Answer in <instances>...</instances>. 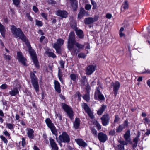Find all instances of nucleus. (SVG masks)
Returning <instances> with one entry per match:
<instances>
[{"instance_id": "obj_1", "label": "nucleus", "mask_w": 150, "mask_h": 150, "mask_svg": "<svg viewBox=\"0 0 150 150\" xmlns=\"http://www.w3.org/2000/svg\"><path fill=\"white\" fill-rule=\"evenodd\" d=\"M11 30L12 34L16 38L18 37L19 39L25 42L29 48V52L32 57L33 63L36 67L38 68L39 67V63L37 59L35 52L33 50L31 49L29 42L23 32L20 28H17L13 25L11 26Z\"/></svg>"}, {"instance_id": "obj_2", "label": "nucleus", "mask_w": 150, "mask_h": 150, "mask_svg": "<svg viewBox=\"0 0 150 150\" xmlns=\"http://www.w3.org/2000/svg\"><path fill=\"white\" fill-rule=\"evenodd\" d=\"M84 46L77 42L75 40V33L71 32L70 33L67 42V48L73 55H76L79 50L83 49Z\"/></svg>"}, {"instance_id": "obj_3", "label": "nucleus", "mask_w": 150, "mask_h": 150, "mask_svg": "<svg viewBox=\"0 0 150 150\" xmlns=\"http://www.w3.org/2000/svg\"><path fill=\"white\" fill-rule=\"evenodd\" d=\"M45 122L48 127L51 129L52 133L57 136V133L56 129L50 119L49 118H47L45 120Z\"/></svg>"}, {"instance_id": "obj_4", "label": "nucleus", "mask_w": 150, "mask_h": 150, "mask_svg": "<svg viewBox=\"0 0 150 150\" xmlns=\"http://www.w3.org/2000/svg\"><path fill=\"white\" fill-rule=\"evenodd\" d=\"M64 43V40L62 39L59 38L57 40L56 43L53 45V47L54 48L57 52L58 54L61 53V47Z\"/></svg>"}, {"instance_id": "obj_5", "label": "nucleus", "mask_w": 150, "mask_h": 150, "mask_svg": "<svg viewBox=\"0 0 150 150\" xmlns=\"http://www.w3.org/2000/svg\"><path fill=\"white\" fill-rule=\"evenodd\" d=\"M59 139L61 142L68 143L70 142V137L65 132H63L59 136Z\"/></svg>"}, {"instance_id": "obj_6", "label": "nucleus", "mask_w": 150, "mask_h": 150, "mask_svg": "<svg viewBox=\"0 0 150 150\" xmlns=\"http://www.w3.org/2000/svg\"><path fill=\"white\" fill-rule=\"evenodd\" d=\"M62 108L66 112L70 118L72 120L73 119V112L71 108L67 105L65 104H62Z\"/></svg>"}, {"instance_id": "obj_7", "label": "nucleus", "mask_w": 150, "mask_h": 150, "mask_svg": "<svg viewBox=\"0 0 150 150\" xmlns=\"http://www.w3.org/2000/svg\"><path fill=\"white\" fill-rule=\"evenodd\" d=\"M82 107L84 109L85 112L88 114L89 117L92 119L94 118L93 114L87 104L86 103H83L82 105Z\"/></svg>"}, {"instance_id": "obj_8", "label": "nucleus", "mask_w": 150, "mask_h": 150, "mask_svg": "<svg viewBox=\"0 0 150 150\" xmlns=\"http://www.w3.org/2000/svg\"><path fill=\"white\" fill-rule=\"evenodd\" d=\"M101 120L103 125L104 126H106L109 123L110 120L109 115L108 114H104L101 118Z\"/></svg>"}, {"instance_id": "obj_9", "label": "nucleus", "mask_w": 150, "mask_h": 150, "mask_svg": "<svg viewBox=\"0 0 150 150\" xmlns=\"http://www.w3.org/2000/svg\"><path fill=\"white\" fill-rule=\"evenodd\" d=\"M111 86L113 87L114 94L116 96L120 86V84L118 81H116L115 83H112L111 84Z\"/></svg>"}, {"instance_id": "obj_10", "label": "nucleus", "mask_w": 150, "mask_h": 150, "mask_svg": "<svg viewBox=\"0 0 150 150\" xmlns=\"http://www.w3.org/2000/svg\"><path fill=\"white\" fill-rule=\"evenodd\" d=\"M98 136L99 141L101 142H105L108 139L107 135L102 132L99 133Z\"/></svg>"}, {"instance_id": "obj_11", "label": "nucleus", "mask_w": 150, "mask_h": 150, "mask_svg": "<svg viewBox=\"0 0 150 150\" xmlns=\"http://www.w3.org/2000/svg\"><path fill=\"white\" fill-rule=\"evenodd\" d=\"M96 67L93 65H89L86 68V74L88 75H91L95 71Z\"/></svg>"}, {"instance_id": "obj_12", "label": "nucleus", "mask_w": 150, "mask_h": 150, "mask_svg": "<svg viewBox=\"0 0 150 150\" xmlns=\"http://www.w3.org/2000/svg\"><path fill=\"white\" fill-rule=\"evenodd\" d=\"M97 97L98 100H103L104 98L103 96L101 93L98 88H97V90L95 92L94 96L95 99H97Z\"/></svg>"}, {"instance_id": "obj_13", "label": "nucleus", "mask_w": 150, "mask_h": 150, "mask_svg": "<svg viewBox=\"0 0 150 150\" xmlns=\"http://www.w3.org/2000/svg\"><path fill=\"white\" fill-rule=\"evenodd\" d=\"M98 19L97 17H95L94 18L92 17L86 18L84 20V23L87 25L90 24L96 21Z\"/></svg>"}, {"instance_id": "obj_14", "label": "nucleus", "mask_w": 150, "mask_h": 150, "mask_svg": "<svg viewBox=\"0 0 150 150\" xmlns=\"http://www.w3.org/2000/svg\"><path fill=\"white\" fill-rule=\"evenodd\" d=\"M56 14L62 18H65L67 17V13L66 11L58 10L56 11Z\"/></svg>"}, {"instance_id": "obj_15", "label": "nucleus", "mask_w": 150, "mask_h": 150, "mask_svg": "<svg viewBox=\"0 0 150 150\" xmlns=\"http://www.w3.org/2000/svg\"><path fill=\"white\" fill-rule=\"evenodd\" d=\"M17 57L20 62L24 65H25V62L26 59L22 56V53L21 52H19L17 53Z\"/></svg>"}, {"instance_id": "obj_16", "label": "nucleus", "mask_w": 150, "mask_h": 150, "mask_svg": "<svg viewBox=\"0 0 150 150\" xmlns=\"http://www.w3.org/2000/svg\"><path fill=\"white\" fill-rule=\"evenodd\" d=\"M70 4L73 10L76 11L78 8V2L76 0H69Z\"/></svg>"}, {"instance_id": "obj_17", "label": "nucleus", "mask_w": 150, "mask_h": 150, "mask_svg": "<svg viewBox=\"0 0 150 150\" xmlns=\"http://www.w3.org/2000/svg\"><path fill=\"white\" fill-rule=\"evenodd\" d=\"M88 14L87 12L83 8H81L80 11L78 15V18L81 19L83 16Z\"/></svg>"}, {"instance_id": "obj_18", "label": "nucleus", "mask_w": 150, "mask_h": 150, "mask_svg": "<svg viewBox=\"0 0 150 150\" xmlns=\"http://www.w3.org/2000/svg\"><path fill=\"white\" fill-rule=\"evenodd\" d=\"M50 141L52 148L54 150H58V148L54 140L52 138H50Z\"/></svg>"}, {"instance_id": "obj_19", "label": "nucleus", "mask_w": 150, "mask_h": 150, "mask_svg": "<svg viewBox=\"0 0 150 150\" xmlns=\"http://www.w3.org/2000/svg\"><path fill=\"white\" fill-rule=\"evenodd\" d=\"M140 136V134L139 132L138 133L137 135L133 139L134 144H132V147L135 148L137 146L138 141L139 140V137Z\"/></svg>"}, {"instance_id": "obj_20", "label": "nucleus", "mask_w": 150, "mask_h": 150, "mask_svg": "<svg viewBox=\"0 0 150 150\" xmlns=\"http://www.w3.org/2000/svg\"><path fill=\"white\" fill-rule=\"evenodd\" d=\"M27 134L28 137L30 139H33L34 137V131L32 129L30 128H27Z\"/></svg>"}, {"instance_id": "obj_21", "label": "nucleus", "mask_w": 150, "mask_h": 150, "mask_svg": "<svg viewBox=\"0 0 150 150\" xmlns=\"http://www.w3.org/2000/svg\"><path fill=\"white\" fill-rule=\"evenodd\" d=\"M75 141L77 144L80 146L85 147L87 146V144L81 139H75Z\"/></svg>"}, {"instance_id": "obj_22", "label": "nucleus", "mask_w": 150, "mask_h": 150, "mask_svg": "<svg viewBox=\"0 0 150 150\" xmlns=\"http://www.w3.org/2000/svg\"><path fill=\"white\" fill-rule=\"evenodd\" d=\"M54 87L55 90L58 93H60L61 92L60 86L59 83L57 81L55 80L54 82Z\"/></svg>"}, {"instance_id": "obj_23", "label": "nucleus", "mask_w": 150, "mask_h": 150, "mask_svg": "<svg viewBox=\"0 0 150 150\" xmlns=\"http://www.w3.org/2000/svg\"><path fill=\"white\" fill-rule=\"evenodd\" d=\"M130 131L129 130H127L124 134V137L126 141L129 142L130 141Z\"/></svg>"}, {"instance_id": "obj_24", "label": "nucleus", "mask_w": 150, "mask_h": 150, "mask_svg": "<svg viewBox=\"0 0 150 150\" xmlns=\"http://www.w3.org/2000/svg\"><path fill=\"white\" fill-rule=\"evenodd\" d=\"M9 94L11 96H13L16 95L19 93V91L17 88H15L13 89H11V91L9 92Z\"/></svg>"}, {"instance_id": "obj_25", "label": "nucleus", "mask_w": 150, "mask_h": 150, "mask_svg": "<svg viewBox=\"0 0 150 150\" xmlns=\"http://www.w3.org/2000/svg\"><path fill=\"white\" fill-rule=\"evenodd\" d=\"M80 121L79 118H76L74 123L73 125L74 128L76 129L79 128L80 125Z\"/></svg>"}, {"instance_id": "obj_26", "label": "nucleus", "mask_w": 150, "mask_h": 150, "mask_svg": "<svg viewBox=\"0 0 150 150\" xmlns=\"http://www.w3.org/2000/svg\"><path fill=\"white\" fill-rule=\"evenodd\" d=\"M76 33L78 37L81 39H82L84 37V35L83 31L81 30H76Z\"/></svg>"}, {"instance_id": "obj_27", "label": "nucleus", "mask_w": 150, "mask_h": 150, "mask_svg": "<svg viewBox=\"0 0 150 150\" xmlns=\"http://www.w3.org/2000/svg\"><path fill=\"white\" fill-rule=\"evenodd\" d=\"M106 108V106L104 105H102L99 109L98 111L97 114L99 115H101L104 111Z\"/></svg>"}, {"instance_id": "obj_28", "label": "nucleus", "mask_w": 150, "mask_h": 150, "mask_svg": "<svg viewBox=\"0 0 150 150\" xmlns=\"http://www.w3.org/2000/svg\"><path fill=\"white\" fill-rule=\"evenodd\" d=\"M5 27L0 23V32L3 37H4L5 34Z\"/></svg>"}, {"instance_id": "obj_29", "label": "nucleus", "mask_w": 150, "mask_h": 150, "mask_svg": "<svg viewBox=\"0 0 150 150\" xmlns=\"http://www.w3.org/2000/svg\"><path fill=\"white\" fill-rule=\"evenodd\" d=\"M70 77L71 79L75 82H76L78 77L77 75L73 74H71Z\"/></svg>"}, {"instance_id": "obj_30", "label": "nucleus", "mask_w": 150, "mask_h": 150, "mask_svg": "<svg viewBox=\"0 0 150 150\" xmlns=\"http://www.w3.org/2000/svg\"><path fill=\"white\" fill-rule=\"evenodd\" d=\"M58 76L60 81L62 83H63V81L62 78V77L63 76V75L62 74V72L60 71V69L59 68V71L58 74Z\"/></svg>"}, {"instance_id": "obj_31", "label": "nucleus", "mask_w": 150, "mask_h": 150, "mask_svg": "<svg viewBox=\"0 0 150 150\" xmlns=\"http://www.w3.org/2000/svg\"><path fill=\"white\" fill-rule=\"evenodd\" d=\"M3 57L4 59L8 62H9L11 59V56L7 55L6 53L4 54Z\"/></svg>"}, {"instance_id": "obj_32", "label": "nucleus", "mask_w": 150, "mask_h": 150, "mask_svg": "<svg viewBox=\"0 0 150 150\" xmlns=\"http://www.w3.org/2000/svg\"><path fill=\"white\" fill-rule=\"evenodd\" d=\"M124 127L123 125H119L118 127L116 129V131L117 133H119L122 131L124 129Z\"/></svg>"}, {"instance_id": "obj_33", "label": "nucleus", "mask_w": 150, "mask_h": 150, "mask_svg": "<svg viewBox=\"0 0 150 150\" xmlns=\"http://www.w3.org/2000/svg\"><path fill=\"white\" fill-rule=\"evenodd\" d=\"M46 54L48 55L49 57H51L53 58H54L56 57L55 54L52 52L46 51L45 52Z\"/></svg>"}, {"instance_id": "obj_34", "label": "nucleus", "mask_w": 150, "mask_h": 150, "mask_svg": "<svg viewBox=\"0 0 150 150\" xmlns=\"http://www.w3.org/2000/svg\"><path fill=\"white\" fill-rule=\"evenodd\" d=\"M81 81V85H82L83 86L85 85L87 81V79L86 77L85 76H83L82 77Z\"/></svg>"}, {"instance_id": "obj_35", "label": "nucleus", "mask_w": 150, "mask_h": 150, "mask_svg": "<svg viewBox=\"0 0 150 150\" xmlns=\"http://www.w3.org/2000/svg\"><path fill=\"white\" fill-rule=\"evenodd\" d=\"M115 149L116 150H124L125 149L124 146L119 144L116 147Z\"/></svg>"}, {"instance_id": "obj_36", "label": "nucleus", "mask_w": 150, "mask_h": 150, "mask_svg": "<svg viewBox=\"0 0 150 150\" xmlns=\"http://www.w3.org/2000/svg\"><path fill=\"white\" fill-rule=\"evenodd\" d=\"M86 55L85 54L83 53H79L78 55V57L79 58H83L84 59L86 57Z\"/></svg>"}, {"instance_id": "obj_37", "label": "nucleus", "mask_w": 150, "mask_h": 150, "mask_svg": "<svg viewBox=\"0 0 150 150\" xmlns=\"http://www.w3.org/2000/svg\"><path fill=\"white\" fill-rule=\"evenodd\" d=\"M34 88L35 89L36 92H38L39 90V86L38 83H36L33 85Z\"/></svg>"}, {"instance_id": "obj_38", "label": "nucleus", "mask_w": 150, "mask_h": 150, "mask_svg": "<svg viewBox=\"0 0 150 150\" xmlns=\"http://www.w3.org/2000/svg\"><path fill=\"white\" fill-rule=\"evenodd\" d=\"M118 142L120 144L123 146L127 145L128 144V143L127 142V141H126L119 140Z\"/></svg>"}, {"instance_id": "obj_39", "label": "nucleus", "mask_w": 150, "mask_h": 150, "mask_svg": "<svg viewBox=\"0 0 150 150\" xmlns=\"http://www.w3.org/2000/svg\"><path fill=\"white\" fill-rule=\"evenodd\" d=\"M123 5L124 6L123 8L124 9H127L128 8V4L127 1H125L124 3L123 4Z\"/></svg>"}, {"instance_id": "obj_40", "label": "nucleus", "mask_w": 150, "mask_h": 150, "mask_svg": "<svg viewBox=\"0 0 150 150\" xmlns=\"http://www.w3.org/2000/svg\"><path fill=\"white\" fill-rule=\"evenodd\" d=\"M91 2L93 6V9H96L97 8V4L96 2L93 0H91Z\"/></svg>"}, {"instance_id": "obj_41", "label": "nucleus", "mask_w": 150, "mask_h": 150, "mask_svg": "<svg viewBox=\"0 0 150 150\" xmlns=\"http://www.w3.org/2000/svg\"><path fill=\"white\" fill-rule=\"evenodd\" d=\"M36 25L39 26H41L43 24L41 21L36 20Z\"/></svg>"}, {"instance_id": "obj_42", "label": "nucleus", "mask_w": 150, "mask_h": 150, "mask_svg": "<svg viewBox=\"0 0 150 150\" xmlns=\"http://www.w3.org/2000/svg\"><path fill=\"white\" fill-rule=\"evenodd\" d=\"M13 4L16 6H18L20 4L19 0H13Z\"/></svg>"}, {"instance_id": "obj_43", "label": "nucleus", "mask_w": 150, "mask_h": 150, "mask_svg": "<svg viewBox=\"0 0 150 150\" xmlns=\"http://www.w3.org/2000/svg\"><path fill=\"white\" fill-rule=\"evenodd\" d=\"M6 125L9 129L11 130L13 129V127L12 124L7 123L6 124Z\"/></svg>"}, {"instance_id": "obj_44", "label": "nucleus", "mask_w": 150, "mask_h": 150, "mask_svg": "<svg viewBox=\"0 0 150 150\" xmlns=\"http://www.w3.org/2000/svg\"><path fill=\"white\" fill-rule=\"evenodd\" d=\"M91 6L89 4H87L85 6V9L87 10H89L91 9Z\"/></svg>"}, {"instance_id": "obj_45", "label": "nucleus", "mask_w": 150, "mask_h": 150, "mask_svg": "<svg viewBox=\"0 0 150 150\" xmlns=\"http://www.w3.org/2000/svg\"><path fill=\"white\" fill-rule=\"evenodd\" d=\"M0 138L5 143L7 144L8 142V140L6 139L3 136L1 135L0 136Z\"/></svg>"}, {"instance_id": "obj_46", "label": "nucleus", "mask_w": 150, "mask_h": 150, "mask_svg": "<svg viewBox=\"0 0 150 150\" xmlns=\"http://www.w3.org/2000/svg\"><path fill=\"white\" fill-rule=\"evenodd\" d=\"M59 63L60 65L61 68L64 69V64H65V62L61 60L60 61Z\"/></svg>"}, {"instance_id": "obj_47", "label": "nucleus", "mask_w": 150, "mask_h": 150, "mask_svg": "<svg viewBox=\"0 0 150 150\" xmlns=\"http://www.w3.org/2000/svg\"><path fill=\"white\" fill-rule=\"evenodd\" d=\"M92 133L93 134L95 137L97 136V131L95 129H92Z\"/></svg>"}, {"instance_id": "obj_48", "label": "nucleus", "mask_w": 150, "mask_h": 150, "mask_svg": "<svg viewBox=\"0 0 150 150\" xmlns=\"http://www.w3.org/2000/svg\"><path fill=\"white\" fill-rule=\"evenodd\" d=\"M31 82L32 85L38 83V79L37 78L31 79Z\"/></svg>"}, {"instance_id": "obj_49", "label": "nucleus", "mask_w": 150, "mask_h": 150, "mask_svg": "<svg viewBox=\"0 0 150 150\" xmlns=\"http://www.w3.org/2000/svg\"><path fill=\"white\" fill-rule=\"evenodd\" d=\"M95 124L96 125L97 127V129L98 130H100V129H101V126L100 125V124H99V123H98V122L97 121H96L95 122Z\"/></svg>"}, {"instance_id": "obj_50", "label": "nucleus", "mask_w": 150, "mask_h": 150, "mask_svg": "<svg viewBox=\"0 0 150 150\" xmlns=\"http://www.w3.org/2000/svg\"><path fill=\"white\" fill-rule=\"evenodd\" d=\"M0 88L3 89H6L8 88V85L4 83L1 85L0 86Z\"/></svg>"}, {"instance_id": "obj_51", "label": "nucleus", "mask_w": 150, "mask_h": 150, "mask_svg": "<svg viewBox=\"0 0 150 150\" xmlns=\"http://www.w3.org/2000/svg\"><path fill=\"white\" fill-rule=\"evenodd\" d=\"M47 1L49 4H56L55 1L54 0H47Z\"/></svg>"}, {"instance_id": "obj_52", "label": "nucleus", "mask_w": 150, "mask_h": 150, "mask_svg": "<svg viewBox=\"0 0 150 150\" xmlns=\"http://www.w3.org/2000/svg\"><path fill=\"white\" fill-rule=\"evenodd\" d=\"M83 98L87 101H88L90 99L89 96L86 94L84 95L83 96Z\"/></svg>"}, {"instance_id": "obj_53", "label": "nucleus", "mask_w": 150, "mask_h": 150, "mask_svg": "<svg viewBox=\"0 0 150 150\" xmlns=\"http://www.w3.org/2000/svg\"><path fill=\"white\" fill-rule=\"evenodd\" d=\"M110 135L113 136L115 134V131L114 129H112L109 132Z\"/></svg>"}, {"instance_id": "obj_54", "label": "nucleus", "mask_w": 150, "mask_h": 150, "mask_svg": "<svg viewBox=\"0 0 150 150\" xmlns=\"http://www.w3.org/2000/svg\"><path fill=\"white\" fill-rule=\"evenodd\" d=\"M123 125L124 128L125 127H127L128 125L127 121V120L125 121L123 123V124L122 125Z\"/></svg>"}, {"instance_id": "obj_55", "label": "nucleus", "mask_w": 150, "mask_h": 150, "mask_svg": "<svg viewBox=\"0 0 150 150\" xmlns=\"http://www.w3.org/2000/svg\"><path fill=\"white\" fill-rule=\"evenodd\" d=\"M26 17L31 21H32L33 18L31 17L30 14L28 13H26Z\"/></svg>"}, {"instance_id": "obj_56", "label": "nucleus", "mask_w": 150, "mask_h": 150, "mask_svg": "<svg viewBox=\"0 0 150 150\" xmlns=\"http://www.w3.org/2000/svg\"><path fill=\"white\" fill-rule=\"evenodd\" d=\"M55 117L56 118H58V119L60 120L62 119V117L61 115L59 113H56Z\"/></svg>"}, {"instance_id": "obj_57", "label": "nucleus", "mask_w": 150, "mask_h": 150, "mask_svg": "<svg viewBox=\"0 0 150 150\" xmlns=\"http://www.w3.org/2000/svg\"><path fill=\"white\" fill-rule=\"evenodd\" d=\"M22 145L23 147H24L25 145V140L24 138L22 139Z\"/></svg>"}, {"instance_id": "obj_58", "label": "nucleus", "mask_w": 150, "mask_h": 150, "mask_svg": "<svg viewBox=\"0 0 150 150\" xmlns=\"http://www.w3.org/2000/svg\"><path fill=\"white\" fill-rule=\"evenodd\" d=\"M119 119V118L118 115H116L115 117V118L114 120V122H117L118 121Z\"/></svg>"}, {"instance_id": "obj_59", "label": "nucleus", "mask_w": 150, "mask_h": 150, "mask_svg": "<svg viewBox=\"0 0 150 150\" xmlns=\"http://www.w3.org/2000/svg\"><path fill=\"white\" fill-rule=\"evenodd\" d=\"M30 77L31 79L36 78L35 77V75L33 73H31L30 74Z\"/></svg>"}, {"instance_id": "obj_60", "label": "nucleus", "mask_w": 150, "mask_h": 150, "mask_svg": "<svg viewBox=\"0 0 150 150\" xmlns=\"http://www.w3.org/2000/svg\"><path fill=\"white\" fill-rule=\"evenodd\" d=\"M41 15L42 17L45 18L46 19H47V14L44 13H41Z\"/></svg>"}, {"instance_id": "obj_61", "label": "nucleus", "mask_w": 150, "mask_h": 150, "mask_svg": "<svg viewBox=\"0 0 150 150\" xmlns=\"http://www.w3.org/2000/svg\"><path fill=\"white\" fill-rule=\"evenodd\" d=\"M106 18L108 19H110L112 17V15L110 13H107L106 15Z\"/></svg>"}, {"instance_id": "obj_62", "label": "nucleus", "mask_w": 150, "mask_h": 150, "mask_svg": "<svg viewBox=\"0 0 150 150\" xmlns=\"http://www.w3.org/2000/svg\"><path fill=\"white\" fill-rule=\"evenodd\" d=\"M144 120L147 123L149 124V125L150 124V120L147 118H145Z\"/></svg>"}, {"instance_id": "obj_63", "label": "nucleus", "mask_w": 150, "mask_h": 150, "mask_svg": "<svg viewBox=\"0 0 150 150\" xmlns=\"http://www.w3.org/2000/svg\"><path fill=\"white\" fill-rule=\"evenodd\" d=\"M33 10L35 13H36L38 11V8L35 6L33 7Z\"/></svg>"}, {"instance_id": "obj_64", "label": "nucleus", "mask_w": 150, "mask_h": 150, "mask_svg": "<svg viewBox=\"0 0 150 150\" xmlns=\"http://www.w3.org/2000/svg\"><path fill=\"white\" fill-rule=\"evenodd\" d=\"M150 134V129H147L146 132L145 133V134L146 135H148Z\"/></svg>"}]
</instances>
